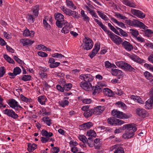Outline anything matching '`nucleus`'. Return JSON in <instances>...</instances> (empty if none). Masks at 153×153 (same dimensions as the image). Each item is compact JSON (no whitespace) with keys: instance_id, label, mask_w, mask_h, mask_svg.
I'll return each mask as SVG.
<instances>
[{"instance_id":"1","label":"nucleus","mask_w":153,"mask_h":153,"mask_svg":"<svg viewBox=\"0 0 153 153\" xmlns=\"http://www.w3.org/2000/svg\"><path fill=\"white\" fill-rule=\"evenodd\" d=\"M125 23L130 26L139 27L144 30H146L148 28V27L143 22L136 19H126L125 20Z\"/></svg>"},{"instance_id":"2","label":"nucleus","mask_w":153,"mask_h":153,"mask_svg":"<svg viewBox=\"0 0 153 153\" xmlns=\"http://www.w3.org/2000/svg\"><path fill=\"white\" fill-rule=\"evenodd\" d=\"M8 104L11 108L15 110L16 113L19 112L20 111L23 109L18 102L14 99L9 100Z\"/></svg>"},{"instance_id":"3","label":"nucleus","mask_w":153,"mask_h":153,"mask_svg":"<svg viewBox=\"0 0 153 153\" xmlns=\"http://www.w3.org/2000/svg\"><path fill=\"white\" fill-rule=\"evenodd\" d=\"M111 114L116 117L121 119H128L130 117L129 115L116 109H114L112 111Z\"/></svg>"},{"instance_id":"4","label":"nucleus","mask_w":153,"mask_h":153,"mask_svg":"<svg viewBox=\"0 0 153 153\" xmlns=\"http://www.w3.org/2000/svg\"><path fill=\"white\" fill-rule=\"evenodd\" d=\"M108 34L113 42L117 45H119L122 42L121 38L118 36L114 34L110 31L108 32Z\"/></svg>"},{"instance_id":"5","label":"nucleus","mask_w":153,"mask_h":153,"mask_svg":"<svg viewBox=\"0 0 153 153\" xmlns=\"http://www.w3.org/2000/svg\"><path fill=\"white\" fill-rule=\"evenodd\" d=\"M55 19L56 20V25L58 27H61L63 23L66 21L64 20V17L60 13H55L54 15Z\"/></svg>"},{"instance_id":"6","label":"nucleus","mask_w":153,"mask_h":153,"mask_svg":"<svg viewBox=\"0 0 153 153\" xmlns=\"http://www.w3.org/2000/svg\"><path fill=\"white\" fill-rule=\"evenodd\" d=\"M85 44L83 46L84 50H88L91 49L93 46V42L92 40L88 37H85L84 40Z\"/></svg>"},{"instance_id":"7","label":"nucleus","mask_w":153,"mask_h":153,"mask_svg":"<svg viewBox=\"0 0 153 153\" xmlns=\"http://www.w3.org/2000/svg\"><path fill=\"white\" fill-rule=\"evenodd\" d=\"M150 93V98L146 102L145 105V108L149 109L152 108L153 103V88L151 89Z\"/></svg>"},{"instance_id":"8","label":"nucleus","mask_w":153,"mask_h":153,"mask_svg":"<svg viewBox=\"0 0 153 153\" xmlns=\"http://www.w3.org/2000/svg\"><path fill=\"white\" fill-rule=\"evenodd\" d=\"M63 27L61 32L64 34H66L69 32L71 29L70 26V24L67 21L64 22L63 23L61 27H58V28H61Z\"/></svg>"},{"instance_id":"9","label":"nucleus","mask_w":153,"mask_h":153,"mask_svg":"<svg viewBox=\"0 0 153 153\" xmlns=\"http://www.w3.org/2000/svg\"><path fill=\"white\" fill-rule=\"evenodd\" d=\"M79 78L81 79H83L87 82L90 83L92 82L93 79V77L90 74H81L79 76Z\"/></svg>"},{"instance_id":"10","label":"nucleus","mask_w":153,"mask_h":153,"mask_svg":"<svg viewBox=\"0 0 153 153\" xmlns=\"http://www.w3.org/2000/svg\"><path fill=\"white\" fill-rule=\"evenodd\" d=\"M136 113L139 116L143 117H145L148 115V113L143 108H137L136 110Z\"/></svg>"},{"instance_id":"11","label":"nucleus","mask_w":153,"mask_h":153,"mask_svg":"<svg viewBox=\"0 0 153 153\" xmlns=\"http://www.w3.org/2000/svg\"><path fill=\"white\" fill-rule=\"evenodd\" d=\"M122 44L124 48L127 51H131L133 48L132 45L129 42L126 41L123 42Z\"/></svg>"},{"instance_id":"12","label":"nucleus","mask_w":153,"mask_h":153,"mask_svg":"<svg viewBox=\"0 0 153 153\" xmlns=\"http://www.w3.org/2000/svg\"><path fill=\"white\" fill-rule=\"evenodd\" d=\"M104 106H99L92 109L94 114L98 115L102 112L105 110Z\"/></svg>"},{"instance_id":"13","label":"nucleus","mask_w":153,"mask_h":153,"mask_svg":"<svg viewBox=\"0 0 153 153\" xmlns=\"http://www.w3.org/2000/svg\"><path fill=\"white\" fill-rule=\"evenodd\" d=\"M135 132L132 131L126 130L125 133L123 134V137L125 139L132 138L134 135Z\"/></svg>"},{"instance_id":"14","label":"nucleus","mask_w":153,"mask_h":153,"mask_svg":"<svg viewBox=\"0 0 153 153\" xmlns=\"http://www.w3.org/2000/svg\"><path fill=\"white\" fill-rule=\"evenodd\" d=\"M92 91H93L92 94L94 95H96L102 91V86H101L97 85L92 86Z\"/></svg>"},{"instance_id":"15","label":"nucleus","mask_w":153,"mask_h":153,"mask_svg":"<svg viewBox=\"0 0 153 153\" xmlns=\"http://www.w3.org/2000/svg\"><path fill=\"white\" fill-rule=\"evenodd\" d=\"M63 12L66 13L69 16H72L75 18H78L79 17L78 13L75 11L72 10H63Z\"/></svg>"},{"instance_id":"16","label":"nucleus","mask_w":153,"mask_h":153,"mask_svg":"<svg viewBox=\"0 0 153 153\" xmlns=\"http://www.w3.org/2000/svg\"><path fill=\"white\" fill-rule=\"evenodd\" d=\"M134 123L124 125V127L125 129H127L126 130L132 131L135 132L137 130V128L136 127L134 126Z\"/></svg>"},{"instance_id":"17","label":"nucleus","mask_w":153,"mask_h":153,"mask_svg":"<svg viewBox=\"0 0 153 153\" xmlns=\"http://www.w3.org/2000/svg\"><path fill=\"white\" fill-rule=\"evenodd\" d=\"M131 11L133 14L139 18L145 17V15L139 10H131Z\"/></svg>"},{"instance_id":"18","label":"nucleus","mask_w":153,"mask_h":153,"mask_svg":"<svg viewBox=\"0 0 153 153\" xmlns=\"http://www.w3.org/2000/svg\"><path fill=\"white\" fill-rule=\"evenodd\" d=\"M113 149H115L114 153H124L123 149L121 147H118V145H114L112 146Z\"/></svg>"},{"instance_id":"19","label":"nucleus","mask_w":153,"mask_h":153,"mask_svg":"<svg viewBox=\"0 0 153 153\" xmlns=\"http://www.w3.org/2000/svg\"><path fill=\"white\" fill-rule=\"evenodd\" d=\"M93 123L91 122L85 123L81 126L82 130H87L89 129L93 126Z\"/></svg>"},{"instance_id":"20","label":"nucleus","mask_w":153,"mask_h":153,"mask_svg":"<svg viewBox=\"0 0 153 153\" xmlns=\"http://www.w3.org/2000/svg\"><path fill=\"white\" fill-rule=\"evenodd\" d=\"M35 32L33 31H30L28 29L24 30L23 33V35L25 36H30L33 37L34 36Z\"/></svg>"},{"instance_id":"21","label":"nucleus","mask_w":153,"mask_h":153,"mask_svg":"<svg viewBox=\"0 0 153 153\" xmlns=\"http://www.w3.org/2000/svg\"><path fill=\"white\" fill-rule=\"evenodd\" d=\"M38 101L42 105H45L47 99L44 95L40 96L38 97Z\"/></svg>"},{"instance_id":"22","label":"nucleus","mask_w":153,"mask_h":153,"mask_svg":"<svg viewBox=\"0 0 153 153\" xmlns=\"http://www.w3.org/2000/svg\"><path fill=\"white\" fill-rule=\"evenodd\" d=\"M111 73L114 76H121L123 75V72L117 69H112Z\"/></svg>"},{"instance_id":"23","label":"nucleus","mask_w":153,"mask_h":153,"mask_svg":"<svg viewBox=\"0 0 153 153\" xmlns=\"http://www.w3.org/2000/svg\"><path fill=\"white\" fill-rule=\"evenodd\" d=\"M123 3L128 6L136 8V5L134 3H133L129 0H122Z\"/></svg>"},{"instance_id":"24","label":"nucleus","mask_w":153,"mask_h":153,"mask_svg":"<svg viewBox=\"0 0 153 153\" xmlns=\"http://www.w3.org/2000/svg\"><path fill=\"white\" fill-rule=\"evenodd\" d=\"M124 66V68L123 69H124L126 71L129 72H132L134 71L135 70V69L130 64L127 63H125Z\"/></svg>"},{"instance_id":"25","label":"nucleus","mask_w":153,"mask_h":153,"mask_svg":"<svg viewBox=\"0 0 153 153\" xmlns=\"http://www.w3.org/2000/svg\"><path fill=\"white\" fill-rule=\"evenodd\" d=\"M103 92L106 96L109 97L112 96L114 94L112 91L108 88H105L103 89Z\"/></svg>"},{"instance_id":"26","label":"nucleus","mask_w":153,"mask_h":153,"mask_svg":"<svg viewBox=\"0 0 153 153\" xmlns=\"http://www.w3.org/2000/svg\"><path fill=\"white\" fill-rule=\"evenodd\" d=\"M21 42L24 46H27L29 45H31L34 42V41H31L27 39H22Z\"/></svg>"},{"instance_id":"27","label":"nucleus","mask_w":153,"mask_h":153,"mask_svg":"<svg viewBox=\"0 0 153 153\" xmlns=\"http://www.w3.org/2000/svg\"><path fill=\"white\" fill-rule=\"evenodd\" d=\"M27 150L29 152H32L36 149L37 145L34 143H28L27 145Z\"/></svg>"},{"instance_id":"28","label":"nucleus","mask_w":153,"mask_h":153,"mask_svg":"<svg viewBox=\"0 0 153 153\" xmlns=\"http://www.w3.org/2000/svg\"><path fill=\"white\" fill-rule=\"evenodd\" d=\"M41 134L43 137H51L53 135V133L51 132H48L47 131L43 129L41 131Z\"/></svg>"},{"instance_id":"29","label":"nucleus","mask_w":153,"mask_h":153,"mask_svg":"<svg viewBox=\"0 0 153 153\" xmlns=\"http://www.w3.org/2000/svg\"><path fill=\"white\" fill-rule=\"evenodd\" d=\"M66 4L67 6L70 8L75 10L76 9V7L75 6L71 0H66Z\"/></svg>"},{"instance_id":"30","label":"nucleus","mask_w":153,"mask_h":153,"mask_svg":"<svg viewBox=\"0 0 153 153\" xmlns=\"http://www.w3.org/2000/svg\"><path fill=\"white\" fill-rule=\"evenodd\" d=\"M89 84L87 82H81L80 84V86L84 89L88 91H91V88L88 87H87L86 86Z\"/></svg>"},{"instance_id":"31","label":"nucleus","mask_w":153,"mask_h":153,"mask_svg":"<svg viewBox=\"0 0 153 153\" xmlns=\"http://www.w3.org/2000/svg\"><path fill=\"white\" fill-rule=\"evenodd\" d=\"M94 114L92 109H90L85 111L83 114L84 116L87 118H88L91 117Z\"/></svg>"},{"instance_id":"32","label":"nucleus","mask_w":153,"mask_h":153,"mask_svg":"<svg viewBox=\"0 0 153 153\" xmlns=\"http://www.w3.org/2000/svg\"><path fill=\"white\" fill-rule=\"evenodd\" d=\"M111 21L114 23L117 24L119 26L122 28H125V24L122 22H120L114 18H111Z\"/></svg>"},{"instance_id":"33","label":"nucleus","mask_w":153,"mask_h":153,"mask_svg":"<svg viewBox=\"0 0 153 153\" xmlns=\"http://www.w3.org/2000/svg\"><path fill=\"white\" fill-rule=\"evenodd\" d=\"M43 121L45 122L46 124L48 126H50L52 124V120L50 119L48 117H45L42 118Z\"/></svg>"},{"instance_id":"34","label":"nucleus","mask_w":153,"mask_h":153,"mask_svg":"<svg viewBox=\"0 0 153 153\" xmlns=\"http://www.w3.org/2000/svg\"><path fill=\"white\" fill-rule=\"evenodd\" d=\"M86 135L88 137H95L97 136V134L93 130H90L87 131Z\"/></svg>"},{"instance_id":"35","label":"nucleus","mask_w":153,"mask_h":153,"mask_svg":"<svg viewBox=\"0 0 153 153\" xmlns=\"http://www.w3.org/2000/svg\"><path fill=\"white\" fill-rule=\"evenodd\" d=\"M116 105L118 107L120 108L123 109H125L126 108V105L123 102L119 101L117 102L116 103Z\"/></svg>"},{"instance_id":"36","label":"nucleus","mask_w":153,"mask_h":153,"mask_svg":"<svg viewBox=\"0 0 153 153\" xmlns=\"http://www.w3.org/2000/svg\"><path fill=\"white\" fill-rule=\"evenodd\" d=\"M81 15L82 17V19L84 21L86 22H89L90 18L85 13L84 10H82L81 11Z\"/></svg>"},{"instance_id":"37","label":"nucleus","mask_w":153,"mask_h":153,"mask_svg":"<svg viewBox=\"0 0 153 153\" xmlns=\"http://www.w3.org/2000/svg\"><path fill=\"white\" fill-rule=\"evenodd\" d=\"M72 87V84L71 83H66L63 85L64 91H68L71 90Z\"/></svg>"},{"instance_id":"38","label":"nucleus","mask_w":153,"mask_h":153,"mask_svg":"<svg viewBox=\"0 0 153 153\" xmlns=\"http://www.w3.org/2000/svg\"><path fill=\"white\" fill-rule=\"evenodd\" d=\"M129 31L130 33L131 34V35L135 38L137 37L139 35V32L136 30L130 29Z\"/></svg>"},{"instance_id":"39","label":"nucleus","mask_w":153,"mask_h":153,"mask_svg":"<svg viewBox=\"0 0 153 153\" xmlns=\"http://www.w3.org/2000/svg\"><path fill=\"white\" fill-rule=\"evenodd\" d=\"M69 102L68 100L63 99V100L59 102V104L60 106L64 107L66 105H68Z\"/></svg>"},{"instance_id":"40","label":"nucleus","mask_w":153,"mask_h":153,"mask_svg":"<svg viewBox=\"0 0 153 153\" xmlns=\"http://www.w3.org/2000/svg\"><path fill=\"white\" fill-rule=\"evenodd\" d=\"M108 26L110 28V29L113 31L116 34L120 35L119 34V33L118 30H117L116 29H115L111 24L110 23H108Z\"/></svg>"},{"instance_id":"41","label":"nucleus","mask_w":153,"mask_h":153,"mask_svg":"<svg viewBox=\"0 0 153 153\" xmlns=\"http://www.w3.org/2000/svg\"><path fill=\"white\" fill-rule=\"evenodd\" d=\"M100 48V44L97 43L95 45L94 48L92 51H93L94 53H95L97 54L99 51Z\"/></svg>"},{"instance_id":"42","label":"nucleus","mask_w":153,"mask_h":153,"mask_svg":"<svg viewBox=\"0 0 153 153\" xmlns=\"http://www.w3.org/2000/svg\"><path fill=\"white\" fill-rule=\"evenodd\" d=\"M31 76L30 75H23L22 78V80L24 81H30L31 79Z\"/></svg>"},{"instance_id":"43","label":"nucleus","mask_w":153,"mask_h":153,"mask_svg":"<svg viewBox=\"0 0 153 153\" xmlns=\"http://www.w3.org/2000/svg\"><path fill=\"white\" fill-rule=\"evenodd\" d=\"M13 71L15 76L19 74L22 72L21 69L19 67H16L14 68Z\"/></svg>"},{"instance_id":"44","label":"nucleus","mask_w":153,"mask_h":153,"mask_svg":"<svg viewBox=\"0 0 153 153\" xmlns=\"http://www.w3.org/2000/svg\"><path fill=\"white\" fill-rule=\"evenodd\" d=\"M20 98L22 101L25 102L27 103H28V102H30L32 101V100L31 98H28L22 94L20 95Z\"/></svg>"},{"instance_id":"45","label":"nucleus","mask_w":153,"mask_h":153,"mask_svg":"<svg viewBox=\"0 0 153 153\" xmlns=\"http://www.w3.org/2000/svg\"><path fill=\"white\" fill-rule=\"evenodd\" d=\"M35 17L33 15L28 14L27 18L29 22L33 23L35 20Z\"/></svg>"},{"instance_id":"46","label":"nucleus","mask_w":153,"mask_h":153,"mask_svg":"<svg viewBox=\"0 0 153 153\" xmlns=\"http://www.w3.org/2000/svg\"><path fill=\"white\" fill-rule=\"evenodd\" d=\"M97 13L100 16L102 19L106 21L108 19V18L106 15L102 13L101 12L98 11H97Z\"/></svg>"},{"instance_id":"47","label":"nucleus","mask_w":153,"mask_h":153,"mask_svg":"<svg viewBox=\"0 0 153 153\" xmlns=\"http://www.w3.org/2000/svg\"><path fill=\"white\" fill-rule=\"evenodd\" d=\"M144 33L145 35L147 37H150L151 35L153 33V31L150 29L145 30Z\"/></svg>"},{"instance_id":"48","label":"nucleus","mask_w":153,"mask_h":153,"mask_svg":"<svg viewBox=\"0 0 153 153\" xmlns=\"http://www.w3.org/2000/svg\"><path fill=\"white\" fill-rule=\"evenodd\" d=\"M115 119L116 118L114 117H110L107 120L108 123L109 124L115 125Z\"/></svg>"},{"instance_id":"49","label":"nucleus","mask_w":153,"mask_h":153,"mask_svg":"<svg viewBox=\"0 0 153 153\" xmlns=\"http://www.w3.org/2000/svg\"><path fill=\"white\" fill-rule=\"evenodd\" d=\"M125 63L124 62L118 61L116 62V64L117 66L123 69Z\"/></svg>"},{"instance_id":"50","label":"nucleus","mask_w":153,"mask_h":153,"mask_svg":"<svg viewBox=\"0 0 153 153\" xmlns=\"http://www.w3.org/2000/svg\"><path fill=\"white\" fill-rule=\"evenodd\" d=\"M13 110L12 109H6L3 111L4 113L10 117Z\"/></svg>"},{"instance_id":"51","label":"nucleus","mask_w":153,"mask_h":153,"mask_svg":"<svg viewBox=\"0 0 153 153\" xmlns=\"http://www.w3.org/2000/svg\"><path fill=\"white\" fill-rule=\"evenodd\" d=\"M51 56L53 57L62 58V57H65L61 53H55L54 54H52Z\"/></svg>"},{"instance_id":"52","label":"nucleus","mask_w":153,"mask_h":153,"mask_svg":"<svg viewBox=\"0 0 153 153\" xmlns=\"http://www.w3.org/2000/svg\"><path fill=\"white\" fill-rule=\"evenodd\" d=\"M125 122L124 121L116 118L115 125L119 126L122 124H123Z\"/></svg>"},{"instance_id":"53","label":"nucleus","mask_w":153,"mask_h":153,"mask_svg":"<svg viewBox=\"0 0 153 153\" xmlns=\"http://www.w3.org/2000/svg\"><path fill=\"white\" fill-rule=\"evenodd\" d=\"M144 75L146 77V78L148 79H150L152 77V74L147 71L145 72L144 73Z\"/></svg>"},{"instance_id":"54","label":"nucleus","mask_w":153,"mask_h":153,"mask_svg":"<svg viewBox=\"0 0 153 153\" xmlns=\"http://www.w3.org/2000/svg\"><path fill=\"white\" fill-rule=\"evenodd\" d=\"M79 139L84 143H87L88 142V140L84 135L80 136L79 137Z\"/></svg>"},{"instance_id":"55","label":"nucleus","mask_w":153,"mask_h":153,"mask_svg":"<svg viewBox=\"0 0 153 153\" xmlns=\"http://www.w3.org/2000/svg\"><path fill=\"white\" fill-rule=\"evenodd\" d=\"M82 102L85 104H90L92 102V100L91 99H85L82 98L81 99Z\"/></svg>"},{"instance_id":"56","label":"nucleus","mask_w":153,"mask_h":153,"mask_svg":"<svg viewBox=\"0 0 153 153\" xmlns=\"http://www.w3.org/2000/svg\"><path fill=\"white\" fill-rule=\"evenodd\" d=\"M36 48L38 50H40L41 49L42 50V51H45V48H46V47L45 46L42 45L40 44L38 45L36 47Z\"/></svg>"},{"instance_id":"57","label":"nucleus","mask_w":153,"mask_h":153,"mask_svg":"<svg viewBox=\"0 0 153 153\" xmlns=\"http://www.w3.org/2000/svg\"><path fill=\"white\" fill-rule=\"evenodd\" d=\"M39 74L40 77L42 79L46 78L47 77V74L46 73H44L42 71L39 72Z\"/></svg>"},{"instance_id":"58","label":"nucleus","mask_w":153,"mask_h":153,"mask_svg":"<svg viewBox=\"0 0 153 153\" xmlns=\"http://www.w3.org/2000/svg\"><path fill=\"white\" fill-rule=\"evenodd\" d=\"M60 65V63L59 62H55L52 64H50L49 66L50 68H56L59 66Z\"/></svg>"},{"instance_id":"59","label":"nucleus","mask_w":153,"mask_h":153,"mask_svg":"<svg viewBox=\"0 0 153 153\" xmlns=\"http://www.w3.org/2000/svg\"><path fill=\"white\" fill-rule=\"evenodd\" d=\"M115 16L118 18H120L121 19L125 20L127 19L128 18L125 16H123L119 13H116Z\"/></svg>"},{"instance_id":"60","label":"nucleus","mask_w":153,"mask_h":153,"mask_svg":"<svg viewBox=\"0 0 153 153\" xmlns=\"http://www.w3.org/2000/svg\"><path fill=\"white\" fill-rule=\"evenodd\" d=\"M38 55L41 57H45L48 56V54L45 53L42 51H39L38 53Z\"/></svg>"},{"instance_id":"61","label":"nucleus","mask_w":153,"mask_h":153,"mask_svg":"<svg viewBox=\"0 0 153 153\" xmlns=\"http://www.w3.org/2000/svg\"><path fill=\"white\" fill-rule=\"evenodd\" d=\"M10 117H11L13 119H17L18 117L19 116L18 114H17L13 111L12 112V113L10 115Z\"/></svg>"},{"instance_id":"62","label":"nucleus","mask_w":153,"mask_h":153,"mask_svg":"<svg viewBox=\"0 0 153 153\" xmlns=\"http://www.w3.org/2000/svg\"><path fill=\"white\" fill-rule=\"evenodd\" d=\"M44 27L45 28H51V25L47 22L45 19H44L43 21Z\"/></svg>"},{"instance_id":"63","label":"nucleus","mask_w":153,"mask_h":153,"mask_svg":"<svg viewBox=\"0 0 153 153\" xmlns=\"http://www.w3.org/2000/svg\"><path fill=\"white\" fill-rule=\"evenodd\" d=\"M119 32V34L123 36L127 37L128 36V34L127 33L124 31L122 29Z\"/></svg>"},{"instance_id":"64","label":"nucleus","mask_w":153,"mask_h":153,"mask_svg":"<svg viewBox=\"0 0 153 153\" xmlns=\"http://www.w3.org/2000/svg\"><path fill=\"white\" fill-rule=\"evenodd\" d=\"M59 151V149L58 147H53L52 148V152L53 153H58Z\"/></svg>"}]
</instances>
